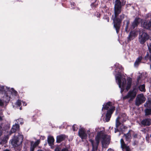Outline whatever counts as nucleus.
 I'll list each match as a JSON object with an SVG mask.
<instances>
[{
  "label": "nucleus",
  "instance_id": "obj_4",
  "mask_svg": "<svg viewBox=\"0 0 151 151\" xmlns=\"http://www.w3.org/2000/svg\"><path fill=\"white\" fill-rule=\"evenodd\" d=\"M107 110L106 114L105 120L106 122H108L110 120L111 116L115 110V107L112 104L111 102L109 101L105 104L103 105L102 110Z\"/></svg>",
  "mask_w": 151,
  "mask_h": 151
},
{
  "label": "nucleus",
  "instance_id": "obj_9",
  "mask_svg": "<svg viewBox=\"0 0 151 151\" xmlns=\"http://www.w3.org/2000/svg\"><path fill=\"white\" fill-rule=\"evenodd\" d=\"M145 100V98L143 96V94H140L137 96L136 99V104L139 106L142 103H143Z\"/></svg>",
  "mask_w": 151,
  "mask_h": 151
},
{
  "label": "nucleus",
  "instance_id": "obj_38",
  "mask_svg": "<svg viewBox=\"0 0 151 151\" xmlns=\"http://www.w3.org/2000/svg\"><path fill=\"white\" fill-rule=\"evenodd\" d=\"M2 124H0V136L1 135L2 132Z\"/></svg>",
  "mask_w": 151,
  "mask_h": 151
},
{
  "label": "nucleus",
  "instance_id": "obj_29",
  "mask_svg": "<svg viewBox=\"0 0 151 151\" xmlns=\"http://www.w3.org/2000/svg\"><path fill=\"white\" fill-rule=\"evenodd\" d=\"M151 104V99L150 101H148V102L147 101L146 103L145 104V107H148L149 106H150V105Z\"/></svg>",
  "mask_w": 151,
  "mask_h": 151
},
{
  "label": "nucleus",
  "instance_id": "obj_2",
  "mask_svg": "<svg viewBox=\"0 0 151 151\" xmlns=\"http://www.w3.org/2000/svg\"><path fill=\"white\" fill-rule=\"evenodd\" d=\"M126 4V1L121 2L120 0H116L114 6V17L113 19L114 26L118 33L120 28L121 24L124 18L125 15L123 14L119 15L121 12L122 6Z\"/></svg>",
  "mask_w": 151,
  "mask_h": 151
},
{
  "label": "nucleus",
  "instance_id": "obj_39",
  "mask_svg": "<svg viewBox=\"0 0 151 151\" xmlns=\"http://www.w3.org/2000/svg\"><path fill=\"white\" fill-rule=\"evenodd\" d=\"M35 147L32 146H31L30 151H34Z\"/></svg>",
  "mask_w": 151,
  "mask_h": 151
},
{
  "label": "nucleus",
  "instance_id": "obj_17",
  "mask_svg": "<svg viewBox=\"0 0 151 151\" xmlns=\"http://www.w3.org/2000/svg\"><path fill=\"white\" fill-rule=\"evenodd\" d=\"M131 137V134L129 131L127 133L124 134L123 138L124 139L125 138L126 142H127L126 143L127 144L130 141Z\"/></svg>",
  "mask_w": 151,
  "mask_h": 151
},
{
  "label": "nucleus",
  "instance_id": "obj_8",
  "mask_svg": "<svg viewBox=\"0 0 151 151\" xmlns=\"http://www.w3.org/2000/svg\"><path fill=\"white\" fill-rule=\"evenodd\" d=\"M4 92V94L3 96V99L5 103H8L10 100L11 96L8 93L7 91H5L4 86H0V93Z\"/></svg>",
  "mask_w": 151,
  "mask_h": 151
},
{
  "label": "nucleus",
  "instance_id": "obj_55",
  "mask_svg": "<svg viewBox=\"0 0 151 151\" xmlns=\"http://www.w3.org/2000/svg\"><path fill=\"white\" fill-rule=\"evenodd\" d=\"M38 151H42L41 150H39Z\"/></svg>",
  "mask_w": 151,
  "mask_h": 151
},
{
  "label": "nucleus",
  "instance_id": "obj_16",
  "mask_svg": "<svg viewBox=\"0 0 151 151\" xmlns=\"http://www.w3.org/2000/svg\"><path fill=\"white\" fill-rule=\"evenodd\" d=\"M7 88V91L8 93L10 94L11 96L12 95L13 96H16L17 95V92L13 88H12L11 89H10L9 88L6 87Z\"/></svg>",
  "mask_w": 151,
  "mask_h": 151
},
{
  "label": "nucleus",
  "instance_id": "obj_5",
  "mask_svg": "<svg viewBox=\"0 0 151 151\" xmlns=\"http://www.w3.org/2000/svg\"><path fill=\"white\" fill-rule=\"evenodd\" d=\"M23 136L19 133L17 137L14 136V138L10 141L11 143L14 147L18 146L22 143Z\"/></svg>",
  "mask_w": 151,
  "mask_h": 151
},
{
  "label": "nucleus",
  "instance_id": "obj_35",
  "mask_svg": "<svg viewBox=\"0 0 151 151\" xmlns=\"http://www.w3.org/2000/svg\"><path fill=\"white\" fill-rule=\"evenodd\" d=\"M147 45L148 47V49L150 53L151 52V43H150L149 45L147 44Z\"/></svg>",
  "mask_w": 151,
  "mask_h": 151
},
{
  "label": "nucleus",
  "instance_id": "obj_21",
  "mask_svg": "<svg viewBox=\"0 0 151 151\" xmlns=\"http://www.w3.org/2000/svg\"><path fill=\"white\" fill-rule=\"evenodd\" d=\"M142 59L141 56L139 57L136 60L134 63V65L135 66H137L141 62Z\"/></svg>",
  "mask_w": 151,
  "mask_h": 151
},
{
  "label": "nucleus",
  "instance_id": "obj_19",
  "mask_svg": "<svg viewBox=\"0 0 151 151\" xmlns=\"http://www.w3.org/2000/svg\"><path fill=\"white\" fill-rule=\"evenodd\" d=\"M19 129V126L18 124H16L13 126L12 127L10 131V134H12L18 131Z\"/></svg>",
  "mask_w": 151,
  "mask_h": 151
},
{
  "label": "nucleus",
  "instance_id": "obj_7",
  "mask_svg": "<svg viewBox=\"0 0 151 151\" xmlns=\"http://www.w3.org/2000/svg\"><path fill=\"white\" fill-rule=\"evenodd\" d=\"M138 40L141 44H143L149 38V35L144 32L140 33L139 36Z\"/></svg>",
  "mask_w": 151,
  "mask_h": 151
},
{
  "label": "nucleus",
  "instance_id": "obj_3",
  "mask_svg": "<svg viewBox=\"0 0 151 151\" xmlns=\"http://www.w3.org/2000/svg\"><path fill=\"white\" fill-rule=\"evenodd\" d=\"M100 139L101 140V142L103 146H105L109 143V137L105 134L104 131H100L98 132L97 136L95 137V141L91 138L89 139L92 147V150L91 151H95L97 150Z\"/></svg>",
  "mask_w": 151,
  "mask_h": 151
},
{
  "label": "nucleus",
  "instance_id": "obj_18",
  "mask_svg": "<svg viewBox=\"0 0 151 151\" xmlns=\"http://www.w3.org/2000/svg\"><path fill=\"white\" fill-rule=\"evenodd\" d=\"M119 116H118L116 119V127L114 128V132L115 133L119 131V130L118 129V127L121 125V123L119 122Z\"/></svg>",
  "mask_w": 151,
  "mask_h": 151
},
{
  "label": "nucleus",
  "instance_id": "obj_12",
  "mask_svg": "<svg viewBox=\"0 0 151 151\" xmlns=\"http://www.w3.org/2000/svg\"><path fill=\"white\" fill-rule=\"evenodd\" d=\"M140 18L136 17L132 23V25L130 27V29H133L136 27H137L140 22Z\"/></svg>",
  "mask_w": 151,
  "mask_h": 151
},
{
  "label": "nucleus",
  "instance_id": "obj_49",
  "mask_svg": "<svg viewBox=\"0 0 151 151\" xmlns=\"http://www.w3.org/2000/svg\"><path fill=\"white\" fill-rule=\"evenodd\" d=\"M126 121V119H123V120L122 121V123H124V122H125Z\"/></svg>",
  "mask_w": 151,
  "mask_h": 151
},
{
  "label": "nucleus",
  "instance_id": "obj_47",
  "mask_svg": "<svg viewBox=\"0 0 151 151\" xmlns=\"http://www.w3.org/2000/svg\"><path fill=\"white\" fill-rule=\"evenodd\" d=\"M107 151H114L113 149L110 148V149H108Z\"/></svg>",
  "mask_w": 151,
  "mask_h": 151
},
{
  "label": "nucleus",
  "instance_id": "obj_31",
  "mask_svg": "<svg viewBox=\"0 0 151 151\" xmlns=\"http://www.w3.org/2000/svg\"><path fill=\"white\" fill-rule=\"evenodd\" d=\"M70 5L71 6L70 7L71 9H73L75 8L76 6V4L74 2H70Z\"/></svg>",
  "mask_w": 151,
  "mask_h": 151
},
{
  "label": "nucleus",
  "instance_id": "obj_32",
  "mask_svg": "<svg viewBox=\"0 0 151 151\" xmlns=\"http://www.w3.org/2000/svg\"><path fill=\"white\" fill-rule=\"evenodd\" d=\"M16 104L19 106H20L21 105V101L20 100H18L16 102Z\"/></svg>",
  "mask_w": 151,
  "mask_h": 151
},
{
  "label": "nucleus",
  "instance_id": "obj_50",
  "mask_svg": "<svg viewBox=\"0 0 151 151\" xmlns=\"http://www.w3.org/2000/svg\"><path fill=\"white\" fill-rule=\"evenodd\" d=\"M107 21L108 22H109V18L108 17L107 18Z\"/></svg>",
  "mask_w": 151,
  "mask_h": 151
},
{
  "label": "nucleus",
  "instance_id": "obj_26",
  "mask_svg": "<svg viewBox=\"0 0 151 151\" xmlns=\"http://www.w3.org/2000/svg\"><path fill=\"white\" fill-rule=\"evenodd\" d=\"M145 86L144 84L140 85L139 86V90L141 91H145Z\"/></svg>",
  "mask_w": 151,
  "mask_h": 151
},
{
  "label": "nucleus",
  "instance_id": "obj_25",
  "mask_svg": "<svg viewBox=\"0 0 151 151\" xmlns=\"http://www.w3.org/2000/svg\"><path fill=\"white\" fill-rule=\"evenodd\" d=\"M145 60H147L149 59L151 62V52L150 53V55H149L148 52H147L146 55L144 58Z\"/></svg>",
  "mask_w": 151,
  "mask_h": 151
},
{
  "label": "nucleus",
  "instance_id": "obj_20",
  "mask_svg": "<svg viewBox=\"0 0 151 151\" xmlns=\"http://www.w3.org/2000/svg\"><path fill=\"white\" fill-rule=\"evenodd\" d=\"M47 141L48 144L50 145H52L54 144V139L53 137H49L47 139Z\"/></svg>",
  "mask_w": 151,
  "mask_h": 151
},
{
  "label": "nucleus",
  "instance_id": "obj_6",
  "mask_svg": "<svg viewBox=\"0 0 151 151\" xmlns=\"http://www.w3.org/2000/svg\"><path fill=\"white\" fill-rule=\"evenodd\" d=\"M137 92V90L134 88L133 90H130L126 96L122 97V99L125 100L130 98V100H133L136 96Z\"/></svg>",
  "mask_w": 151,
  "mask_h": 151
},
{
  "label": "nucleus",
  "instance_id": "obj_57",
  "mask_svg": "<svg viewBox=\"0 0 151 151\" xmlns=\"http://www.w3.org/2000/svg\"><path fill=\"white\" fill-rule=\"evenodd\" d=\"M150 137H151V134L150 135Z\"/></svg>",
  "mask_w": 151,
  "mask_h": 151
},
{
  "label": "nucleus",
  "instance_id": "obj_15",
  "mask_svg": "<svg viewBox=\"0 0 151 151\" xmlns=\"http://www.w3.org/2000/svg\"><path fill=\"white\" fill-rule=\"evenodd\" d=\"M67 137L65 134H61L57 136L56 138V142L58 143H60L62 141L65 140Z\"/></svg>",
  "mask_w": 151,
  "mask_h": 151
},
{
  "label": "nucleus",
  "instance_id": "obj_24",
  "mask_svg": "<svg viewBox=\"0 0 151 151\" xmlns=\"http://www.w3.org/2000/svg\"><path fill=\"white\" fill-rule=\"evenodd\" d=\"M40 142V140H37V141L34 142L33 141H31V146H32L36 147L37 146Z\"/></svg>",
  "mask_w": 151,
  "mask_h": 151
},
{
  "label": "nucleus",
  "instance_id": "obj_11",
  "mask_svg": "<svg viewBox=\"0 0 151 151\" xmlns=\"http://www.w3.org/2000/svg\"><path fill=\"white\" fill-rule=\"evenodd\" d=\"M78 134L82 139H86L87 138V135L84 129H79Z\"/></svg>",
  "mask_w": 151,
  "mask_h": 151
},
{
  "label": "nucleus",
  "instance_id": "obj_33",
  "mask_svg": "<svg viewBox=\"0 0 151 151\" xmlns=\"http://www.w3.org/2000/svg\"><path fill=\"white\" fill-rule=\"evenodd\" d=\"M5 102L3 99L2 100L0 99V106H3Z\"/></svg>",
  "mask_w": 151,
  "mask_h": 151
},
{
  "label": "nucleus",
  "instance_id": "obj_13",
  "mask_svg": "<svg viewBox=\"0 0 151 151\" xmlns=\"http://www.w3.org/2000/svg\"><path fill=\"white\" fill-rule=\"evenodd\" d=\"M151 120L149 118L143 119L141 122V124L144 126H149L150 124Z\"/></svg>",
  "mask_w": 151,
  "mask_h": 151
},
{
  "label": "nucleus",
  "instance_id": "obj_43",
  "mask_svg": "<svg viewBox=\"0 0 151 151\" xmlns=\"http://www.w3.org/2000/svg\"><path fill=\"white\" fill-rule=\"evenodd\" d=\"M138 142L136 141H134L133 143V145H137L138 144Z\"/></svg>",
  "mask_w": 151,
  "mask_h": 151
},
{
  "label": "nucleus",
  "instance_id": "obj_23",
  "mask_svg": "<svg viewBox=\"0 0 151 151\" xmlns=\"http://www.w3.org/2000/svg\"><path fill=\"white\" fill-rule=\"evenodd\" d=\"M150 107V108H147L145 110V115H148L151 114V104Z\"/></svg>",
  "mask_w": 151,
  "mask_h": 151
},
{
  "label": "nucleus",
  "instance_id": "obj_14",
  "mask_svg": "<svg viewBox=\"0 0 151 151\" xmlns=\"http://www.w3.org/2000/svg\"><path fill=\"white\" fill-rule=\"evenodd\" d=\"M142 25L144 28L151 30V19L149 21L144 22Z\"/></svg>",
  "mask_w": 151,
  "mask_h": 151
},
{
  "label": "nucleus",
  "instance_id": "obj_51",
  "mask_svg": "<svg viewBox=\"0 0 151 151\" xmlns=\"http://www.w3.org/2000/svg\"><path fill=\"white\" fill-rule=\"evenodd\" d=\"M4 151H10V150L8 149H6Z\"/></svg>",
  "mask_w": 151,
  "mask_h": 151
},
{
  "label": "nucleus",
  "instance_id": "obj_10",
  "mask_svg": "<svg viewBox=\"0 0 151 151\" xmlns=\"http://www.w3.org/2000/svg\"><path fill=\"white\" fill-rule=\"evenodd\" d=\"M121 147L123 151H130V149L127 144L125 143L123 139L120 140Z\"/></svg>",
  "mask_w": 151,
  "mask_h": 151
},
{
  "label": "nucleus",
  "instance_id": "obj_37",
  "mask_svg": "<svg viewBox=\"0 0 151 151\" xmlns=\"http://www.w3.org/2000/svg\"><path fill=\"white\" fill-rule=\"evenodd\" d=\"M4 116L3 115V114L2 113H0V121H2L3 120V118L4 117Z\"/></svg>",
  "mask_w": 151,
  "mask_h": 151
},
{
  "label": "nucleus",
  "instance_id": "obj_30",
  "mask_svg": "<svg viewBox=\"0 0 151 151\" xmlns=\"http://www.w3.org/2000/svg\"><path fill=\"white\" fill-rule=\"evenodd\" d=\"M17 124H22L23 122V120L22 119L20 118L17 120Z\"/></svg>",
  "mask_w": 151,
  "mask_h": 151
},
{
  "label": "nucleus",
  "instance_id": "obj_36",
  "mask_svg": "<svg viewBox=\"0 0 151 151\" xmlns=\"http://www.w3.org/2000/svg\"><path fill=\"white\" fill-rule=\"evenodd\" d=\"M90 132V131L89 130H88L87 131V133L88 134L89 138L90 137H93V133L92 134H90L88 133V132Z\"/></svg>",
  "mask_w": 151,
  "mask_h": 151
},
{
  "label": "nucleus",
  "instance_id": "obj_22",
  "mask_svg": "<svg viewBox=\"0 0 151 151\" xmlns=\"http://www.w3.org/2000/svg\"><path fill=\"white\" fill-rule=\"evenodd\" d=\"M126 26L125 28V31L127 32H128L130 29H130V28L129 27V24L130 22L129 20H127L126 21Z\"/></svg>",
  "mask_w": 151,
  "mask_h": 151
},
{
  "label": "nucleus",
  "instance_id": "obj_53",
  "mask_svg": "<svg viewBox=\"0 0 151 151\" xmlns=\"http://www.w3.org/2000/svg\"><path fill=\"white\" fill-rule=\"evenodd\" d=\"M22 109V108L21 107H20V109L21 110Z\"/></svg>",
  "mask_w": 151,
  "mask_h": 151
},
{
  "label": "nucleus",
  "instance_id": "obj_28",
  "mask_svg": "<svg viewBox=\"0 0 151 151\" xmlns=\"http://www.w3.org/2000/svg\"><path fill=\"white\" fill-rule=\"evenodd\" d=\"M126 128H127V127L124 126L123 125H122L120 129V131H121L122 133H123L124 131V130L123 129H125Z\"/></svg>",
  "mask_w": 151,
  "mask_h": 151
},
{
  "label": "nucleus",
  "instance_id": "obj_41",
  "mask_svg": "<svg viewBox=\"0 0 151 151\" xmlns=\"http://www.w3.org/2000/svg\"><path fill=\"white\" fill-rule=\"evenodd\" d=\"M141 78V75H139L138 76V78H137V80L138 82H139V80Z\"/></svg>",
  "mask_w": 151,
  "mask_h": 151
},
{
  "label": "nucleus",
  "instance_id": "obj_42",
  "mask_svg": "<svg viewBox=\"0 0 151 151\" xmlns=\"http://www.w3.org/2000/svg\"><path fill=\"white\" fill-rule=\"evenodd\" d=\"M2 142L3 143H6V140L5 139H4V138H3L2 139Z\"/></svg>",
  "mask_w": 151,
  "mask_h": 151
},
{
  "label": "nucleus",
  "instance_id": "obj_40",
  "mask_svg": "<svg viewBox=\"0 0 151 151\" xmlns=\"http://www.w3.org/2000/svg\"><path fill=\"white\" fill-rule=\"evenodd\" d=\"M61 151H68V150L67 148H65L62 149Z\"/></svg>",
  "mask_w": 151,
  "mask_h": 151
},
{
  "label": "nucleus",
  "instance_id": "obj_1",
  "mask_svg": "<svg viewBox=\"0 0 151 151\" xmlns=\"http://www.w3.org/2000/svg\"><path fill=\"white\" fill-rule=\"evenodd\" d=\"M116 68L115 71L117 73L115 75V78L116 83L118 85L119 87L121 89L120 92L122 93L126 88L127 91L130 88L132 82V79L130 77L127 78V83L126 86V81L125 78L122 76L123 68L121 65L118 63H116L114 65Z\"/></svg>",
  "mask_w": 151,
  "mask_h": 151
},
{
  "label": "nucleus",
  "instance_id": "obj_46",
  "mask_svg": "<svg viewBox=\"0 0 151 151\" xmlns=\"http://www.w3.org/2000/svg\"><path fill=\"white\" fill-rule=\"evenodd\" d=\"M55 151H60L58 148H56L55 149Z\"/></svg>",
  "mask_w": 151,
  "mask_h": 151
},
{
  "label": "nucleus",
  "instance_id": "obj_52",
  "mask_svg": "<svg viewBox=\"0 0 151 151\" xmlns=\"http://www.w3.org/2000/svg\"><path fill=\"white\" fill-rule=\"evenodd\" d=\"M120 135H121V133H119V136H120Z\"/></svg>",
  "mask_w": 151,
  "mask_h": 151
},
{
  "label": "nucleus",
  "instance_id": "obj_56",
  "mask_svg": "<svg viewBox=\"0 0 151 151\" xmlns=\"http://www.w3.org/2000/svg\"><path fill=\"white\" fill-rule=\"evenodd\" d=\"M22 151H26V150H22Z\"/></svg>",
  "mask_w": 151,
  "mask_h": 151
},
{
  "label": "nucleus",
  "instance_id": "obj_44",
  "mask_svg": "<svg viewBox=\"0 0 151 151\" xmlns=\"http://www.w3.org/2000/svg\"><path fill=\"white\" fill-rule=\"evenodd\" d=\"M22 103L23 106H26L27 104H26V102H25L24 101H22Z\"/></svg>",
  "mask_w": 151,
  "mask_h": 151
},
{
  "label": "nucleus",
  "instance_id": "obj_45",
  "mask_svg": "<svg viewBox=\"0 0 151 151\" xmlns=\"http://www.w3.org/2000/svg\"><path fill=\"white\" fill-rule=\"evenodd\" d=\"M95 15L96 16H97L98 17H100V14L98 13H97L96 14H95Z\"/></svg>",
  "mask_w": 151,
  "mask_h": 151
},
{
  "label": "nucleus",
  "instance_id": "obj_27",
  "mask_svg": "<svg viewBox=\"0 0 151 151\" xmlns=\"http://www.w3.org/2000/svg\"><path fill=\"white\" fill-rule=\"evenodd\" d=\"M134 33L133 32H130L129 36L128 37L129 40H131L133 39V37L134 36Z\"/></svg>",
  "mask_w": 151,
  "mask_h": 151
},
{
  "label": "nucleus",
  "instance_id": "obj_48",
  "mask_svg": "<svg viewBox=\"0 0 151 151\" xmlns=\"http://www.w3.org/2000/svg\"><path fill=\"white\" fill-rule=\"evenodd\" d=\"M99 129V128H96L95 129V131H97V130H98Z\"/></svg>",
  "mask_w": 151,
  "mask_h": 151
},
{
  "label": "nucleus",
  "instance_id": "obj_54",
  "mask_svg": "<svg viewBox=\"0 0 151 151\" xmlns=\"http://www.w3.org/2000/svg\"><path fill=\"white\" fill-rule=\"evenodd\" d=\"M150 68L151 69V64L150 65Z\"/></svg>",
  "mask_w": 151,
  "mask_h": 151
},
{
  "label": "nucleus",
  "instance_id": "obj_34",
  "mask_svg": "<svg viewBox=\"0 0 151 151\" xmlns=\"http://www.w3.org/2000/svg\"><path fill=\"white\" fill-rule=\"evenodd\" d=\"M73 129L74 131H77L78 129V128L77 127L76 125H74L73 126Z\"/></svg>",
  "mask_w": 151,
  "mask_h": 151
}]
</instances>
